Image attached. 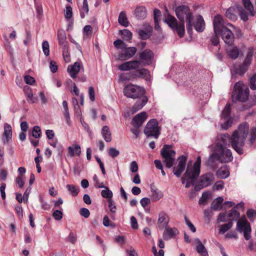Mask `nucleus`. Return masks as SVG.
<instances>
[{"label":"nucleus","instance_id":"dca6fc26","mask_svg":"<svg viewBox=\"0 0 256 256\" xmlns=\"http://www.w3.org/2000/svg\"><path fill=\"white\" fill-rule=\"evenodd\" d=\"M83 70V66L82 62H76L73 64L70 65L67 68V71L72 78H76L78 72Z\"/></svg>","mask_w":256,"mask_h":256},{"label":"nucleus","instance_id":"423d86ee","mask_svg":"<svg viewBox=\"0 0 256 256\" xmlns=\"http://www.w3.org/2000/svg\"><path fill=\"white\" fill-rule=\"evenodd\" d=\"M236 28L234 26L228 23L226 24V27L224 28L220 32L219 35L221 36L224 42L229 46L232 45L234 42V37L232 32H234Z\"/></svg>","mask_w":256,"mask_h":256},{"label":"nucleus","instance_id":"f03ea898","mask_svg":"<svg viewBox=\"0 0 256 256\" xmlns=\"http://www.w3.org/2000/svg\"><path fill=\"white\" fill-rule=\"evenodd\" d=\"M176 14L181 23L178 24L177 20L172 16L168 14L164 22L168 26L176 31L180 37H182L184 34V22L188 33L190 34L192 32V26L194 24V16L189 8L186 6H182L176 9Z\"/></svg>","mask_w":256,"mask_h":256},{"label":"nucleus","instance_id":"bb28decb","mask_svg":"<svg viewBox=\"0 0 256 256\" xmlns=\"http://www.w3.org/2000/svg\"><path fill=\"white\" fill-rule=\"evenodd\" d=\"M194 28L198 32H202L204 30L205 23L201 16L198 15L196 16Z\"/></svg>","mask_w":256,"mask_h":256},{"label":"nucleus","instance_id":"4c0bfd02","mask_svg":"<svg viewBox=\"0 0 256 256\" xmlns=\"http://www.w3.org/2000/svg\"><path fill=\"white\" fill-rule=\"evenodd\" d=\"M66 188L69 193L72 196H77L79 192V188L74 185L68 184L66 186Z\"/></svg>","mask_w":256,"mask_h":256},{"label":"nucleus","instance_id":"0eeeda50","mask_svg":"<svg viewBox=\"0 0 256 256\" xmlns=\"http://www.w3.org/2000/svg\"><path fill=\"white\" fill-rule=\"evenodd\" d=\"M144 133L147 136H152L158 138L160 134V128L157 120L155 119L150 120L146 124Z\"/></svg>","mask_w":256,"mask_h":256},{"label":"nucleus","instance_id":"9d476101","mask_svg":"<svg viewBox=\"0 0 256 256\" xmlns=\"http://www.w3.org/2000/svg\"><path fill=\"white\" fill-rule=\"evenodd\" d=\"M214 180V176L212 173L208 172L202 175L195 186V190H198L210 186Z\"/></svg>","mask_w":256,"mask_h":256},{"label":"nucleus","instance_id":"49530a36","mask_svg":"<svg viewBox=\"0 0 256 256\" xmlns=\"http://www.w3.org/2000/svg\"><path fill=\"white\" fill-rule=\"evenodd\" d=\"M224 188V183L222 181H218L216 182L212 186L214 190H220Z\"/></svg>","mask_w":256,"mask_h":256},{"label":"nucleus","instance_id":"e2e57ef3","mask_svg":"<svg viewBox=\"0 0 256 256\" xmlns=\"http://www.w3.org/2000/svg\"><path fill=\"white\" fill-rule=\"evenodd\" d=\"M93 180L94 182L95 186L98 188H105L104 184L102 182L100 183V181L98 180V178L96 175H94L93 176Z\"/></svg>","mask_w":256,"mask_h":256},{"label":"nucleus","instance_id":"f257e3e1","mask_svg":"<svg viewBox=\"0 0 256 256\" xmlns=\"http://www.w3.org/2000/svg\"><path fill=\"white\" fill-rule=\"evenodd\" d=\"M248 129L249 124L244 122L238 125L230 137L228 134L218 136V142L214 146L212 154L209 157V162L218 160L221 163L232 162L233 156L231 150L228 148L230 142L232 148L238 154H242Z\"/></svg>","mask_w":256,"mask_h":256},{"label":"nucleus","instance_id":"c03bdc74","mask_svg":"<svg viewBox=\"0 0 256 256\" xmlns=\"http://www.w3.org/2000/svg\"><path fill=\"white\" fill-rule=\"evenodd\" d=\"M234 10L233 8H229L226 12V16L229 19L232 20H236V16L234 13Z\"/></svg>","mask_w":256,"mask_h":256},{"label":"nucleus","instance_id":"aec40b11","mask_svg":"<svg viewBox=\"0 0 256 256\" xmlns=\"http://www.w3.org/2000/svg\"><path fill=\"white\" fill-rule=\"evenodd\" d=\"M12 129L10 124H4V132L2 136V141L4 144H8L12 140Z\"/></svg>","mask_w":256,"mask_h":256},{"label":"nucleus","instance_id":"e433bc0d","mask_svg":"<svg viewBox=\"0 0 256 256\" xmlns=\"http://www.w3.org/2000/svg\"><path fill=\"white\" fill-rule=\"evenodd\" d=\"M228 214L229 220H236L240 216L239 212L236 210H232Z\"/></svg>","mask_w":256,"mask_h":256},{"label":"nucleus","instance_id":"680f3d73","mask_svg":"<svg viewBox=\"0 0 256 256\" xmlns=\"http://www.w3.org/2000/svg\"><path fill=\"white\" fill-rule=\"evenodd\" d=\"M250 88L252 90H256V74L250 78Z\"/></svg>","mask_w":256,"mask_h":256},{"label":"nucleus","instance_id":"473e14b6","mask_svg":"<svg viewBox=\"0 0 256 256\" xmlns=\"http://www.w3.org/2000/svg\"><path fill=\"white\" fill-rule=\"evenodd\" d=\"M150 196L153 201L156 202L162 198L163 193L162 191L158 189L152 188Z\"/></svg>","mask_w":256,"mask_h":256},{"label":"nucleus","instance_id":"9b49d317","mask_svg":"<svg viewBox=\"0 0 256 256\" xmlns=\"http://www.w3.org/2000/svg\"><path fill=\"white\" fill-rule=\"evenodd\" d=\"M230 113V106L228 104L225 106L221 114V120L224 121L221 126L222 128L226 130L232 126V118H229Z\"/></svg>","mask_w":256,"mask_h":256},{"label":"nucleus","instance_id":"2f4dec72","mask_svg":"<svg viewBox=\"0 0 256 256\" xmlns=\"http://www.w3.org/2000/svg\"><path fill=\"white\" fill-rule=\"evenodd\" d=\"M102 134L104 140L106 142H110L112 140L111 132L108 126H105L102 127Z\"/></svg>","mask_w":256,"mask_h":256},{"label":"nucleus","instance_id":"a878e982","mask_svg":"<svg viewBox=\"0 0 256 256\" xmlns=\"http://www.w3.org/2000/svg\"><path fill=\"white\" fill-rule=\"evenodd\" d=\"M178 234V230L176 228H166L163 234L164 240H168L172 238Z\"/></svg>","mask_w":256,"mask_h":256},{"label":"nucleus","instance_id":"5fc2aeb1","mask_svg":"<svg viewBox=\"0 0 256 256\" xmlns=\"http://www.w3.org/2000/svg\"><path fill=\"white\" fill-rule=\"evenodd\" d=\"M24 80L26 84L30 85H32L36 82L34 78L29 75L25 76Z\"/></svg>","mask_w":256,"mask_h":256},{"label":"nucleus","instance_id":"8fccbe9b","mask_svg":"<svg viewBox=\"0 0 256 256\" xmlns=\"http://www.w3.org/2000/svg\"><path fill=\"white\" fill-rule=\"evenodd\" d=\"M184 220L186 226L188 227L192 232H196V228L195 226L186 216H184Z\"/></svg>","mask_w":256,"mask_h":256},{"label":"nucleus","instance_id":"0e129e2a","mask_svg":"<svg viewBox=\"0 0 256 256\" xmlns=\"http://www.w3.org/2000/svg\"><path fill=\"white\" fill-rule=\"evenodd\" d=\"M62 212L60 210H56L54 212L53 216L56 220H60L62 218Z\"/></svg>","mask_w":256,"mask_h":256},{"label":"nucleus","instance_id":"052dcab7","mask_svg":"<svg viewBox=\"0 0 256 256\" xmlns=\"http://www.w3.org/2000/svg\"><path fill=\"white\" fill-rule=\"evenodd\" d=\"M83 31L85 36H89L92 32V27L90 25H86L84 27Z\"/></svg>","mask_w":256,"mask_h":256},{"label":"nucleus","instance_id":"f3484780","mask_svg":"<svg viewBox=\"0 0 256 256\" xmlns=\"http://www.w3.org/2000/svg\"><path fill=\"white\" fill-rule=\"evenodd\" d=\"M122 54L118 56V58L121 60H128L132 58L136 53L137 50L135 47H128L123 48Z\"/></svg>","mask_w":256,"mask_h":256},{"label":"nucleus","instance_id":"c85d7f7f","mask_svg":"<svg viewBox=\"0 0 256 256\" xmlns=\"http://www.w3.org/2000/svg\"><path fill=\"white\" fill-rule=\"evenodd\" d=\"M136 75L144 78L146 80L150 79V74L149 70L145 68L139 69L136 70Z\"/></svg>","mask_w":256,"mask_h":256},{"label":"nucleus","instance_id":"2eb2a0df","mask_svg":"<svg viewBox=\"0 0 256 256\" xmlns=\"http://www.w3.org/2000/svg\"><path fill=\"white\" fill-rule=\"evenodd\" d=\"M154 54L150 50L146 49L139 54V58L144 64L150 65L152 64Z\"/></svg>","mask_w":256,"mask_h":256},{"label":"nucleus","instance_id":"bf43d9fd","mask_svg":"<svg viewBox=\"0 0 256 256\" xmlns=\"http://www.w3.org/2000/svg\"><path fill=\"white\" fill-rule=\"evenodd\" d=\"M246 214L250 220L252 221L254 220V218L256 216V212L254 210L250 209L247 211Z\"/></svg>","mask_w":256,"mask_h":256},{"label":"nucleus","instance_id":"ddd939ff","mask_svg":"<svg viewBox=\"0 0 256 256\" xmlns=\"http://www.w3.org/2000/svg\"><path fill=\"white\" fill-rule=\"evenodd\" d=\"M140 63L141 62L139 60H130L118 65V68L119 70L122 71L134 70L138 68L140 65Z\"/></svg>","mask_w":256,"mask_h":256},{"label":"nucleus","instance_id":"ea45409f","mask_svg":"<svg viewBox=\"0 0 256 256\" xmlns=\"http://www.w3.org/2000/svg\"><path fill=\"white\" fill-rule=\"evenodd\" d=\"M232 222L222 224L220 226L219 233L224 234L228 230L232 227Z\"/></svg>","mask_w":256,"mask_h":256},{"label":"nucleus","instance_id":"a18cd8bd","mask_svg":"<svg viewBox=\"0 0 256 256\" xmlns=\"http://www.w3.org/2000/svg\"><path fill=\"white\" fill-rule=\"evenodd\" d=\"M218 222H226L229 220L228 212L220 213L218 218Z\"/></svg>","mask_w":256,"mask_h":256},{"label":"nucleus","instance_id":"6ab92c4d","mask_svg":"<svg viewBox=\"0 0 256 256\" xmlns=\"http://www.w3.org/2000/svg\"><path fill=\"white\" fill-rule=\"evenodd\" d=\"M147 118L148 115L146 112H141L134 116L132 120V124L134 128H140Z\"/></svg>","mask_w":256,"mask_h":256},{"label":"nucleus","instance_id":"a211bd4d","mask_svg":"<svg viewBox=\"0 0 256 256\" xmlns=\"http://www.w3.org/2000/svg\"><path fill=\"white\" fill-rule=\"evenodd\" d=\"M253 53L254 52L252 50H250V51L248 52L244 61L238 70V73L239 74L242 75L247 70L248 67L251 63L253 56Z\"/></svg>","mask_w":256,"mask_h":256},{"label":"nucleus","instance_id":"7ed1b4c3","mask_svg":"<svg viewBox=\"0 0 256 256\" xmlns=\"http://www.w3.org/2000/svg\"><path fill=\"white\" fill-rule=\"evenodd\" d=\"M201 158L198 156L196 160L192 165L189 162L186 171L182 178V182L186 184L185 187L188 188L194 184L195 182L199 176L200 170Z\"/></svg>","mask_w":256,"mask_h":256},{"label":"nucleus","instance_id":"72a5a7b5","mask_svg":"<svg viewBox=\"0 0 256 256\" xmlns=\"http://www.w3.org/2000/svg\"><path fill=\"white\" fill-rule=\"evenodd\" d=\"M227 53L230 58L235 60L238 56L239 50L236 46H233L227 50Z\"/></svg>","mask_w":256,"mask_h":256},{"label":"nucleus","instance_id":"4be33fe9","mask_svg":"<svg viewBox=\"0 0 256 256\" xmlns=\"http://www.w3.org/2000/svg\"><path fill=\"white\" fill-rule=\"evenodd\" d=\"M148 98L146 97H142L138 100L131 108L132 114H133L138 110H141L146 104Z\"/></svg>","mask_w":256,"mask_h":256},{"label":"nucleus","instance_id":"37998d69","mask_svg":"<svg viewBox=\"0 0 256 256\" xmlns=\"http://www.w3.org/2000/svg\"><path fill=\"white\" fill-rule=\"evenodd\" d=\"M120 33L123 36V38L126 40H129L132 39V33L128 30L125 29L120 30Z\"/></svg>","mask_w":256,"mask_h":256},{"label":"nucleus","instance_id":"09e8293b","mask_svg":"<svg viewBox=\"0 0 256 256\" xmlns=\"http://www.w3.org/2000/svg\"><path fill=\"white\" fill-rule=\"evenodd\" d=\"M88 94L90 100L94 102L95 100V92L92 86H90L88 88Z\"/></svg>","mask_w":256,"mask_h":256},{"label":"nucleus","instance_id":"7c9ffc66","mask_svg":"<svg viewBox=\"0 0 256 256\" xmlns=\"http://www.w3.org/2000/svg\"><path fill=\"white\" fill-rule=\"evenodd\" d=\"M118 22L121 26L124 27L128 26L129 22L128 20L126 14L124 11H122L120 12L118 16Z\"/></svg>","mask_w":256,"mask_h":256},{"label":"nucleus","instance_id":"393cba45","mask_svg":"<svg viewBox=\"0 0 256 256\" xmlns=\"http://www.w3.org/2000/svg\"><path fill=\"white\" fill-rule=\"evenodd\" d=\"M230 171L227 166L220 167L216 172V176L220 179H225L230 176Z\"/></svg>","mask_w":256,"mask_h":256},{"label":"nucleus","instance_id":"603ef678","mask_svg":"<svg viewBox=\"0 0 256 256\" xmlns=\"http://www.w3.org/2000/svg\"><path fill=\"white\" fill-rule=\"evenodd\" d=\"M35 7L38 16V18L42 17L43 14V10L42 5L38 3H35Z\"/></svg>","mask_w":256,"mask_h":256},{"label":"nucleus","instance_id":"864d4df0","mask_svg":"<svg viewBox=\"0 0 256 256\" xmlns=\"http://www.w3.org/2000/svg\"><path fill=\"white\" fill-rule=\"evenodd\" d=\"M72 18V8L70 6H66V10L65 12V19L70 18Z\"/></svg>","mask_w":256,"mask_h":256},{"label":"nucleus","instance_id":"c756f323","mask_svg":"<svg viewBox=\"0 0 256 256\" xmlns=\"http://www.w3.org/2000/svg\"><path fill=\"white\" fill-rule=\"evenodd\" d=\"M249 132V137L248 138V142L250 144H253L256 141V126H252L250 129H248V133ZM248 134L247 135V136ZM248 136L246 137V138Z\"/></svg>","mask_w":256,"mask_h":256},{"label":"nucleus","instance_id":"b1692460","mask_svg":"<svg viewBox=\"0 0 256 256\" xmlns=\"http://www.w3.org/2000/svg\"><path fill=\"white\" fill-rule=\"evenodd\" d=\"M135 16L138 20H144L146 16V10L144 6H138L134 11Z\"/></svg>","mask_w":256,"mask_h":256},{"label":"nucleus","instance_id":"13d9d810","mask_svg":"<svg viewBox=\"0 0 256 256\" xmlns=\"http://www.w3.org/2000/svg\"><path fill=\"white\" fill-rule=\"evenodd\" d=\"M108 153V154L112 158H115L120 154L119 151L114 148H110Z\"/></svg>","mask_w":256,"mask_h":256},{"label":"nucleus","instance_id":"338daca9","mask_svg":"<svg viewBox=\"0 0 256 256\" xmlns=\"http://www.w3.org/2000/svg\"><path fill=\"white\" fill-rule=\"evenodd\" d=\"M72 104L74 105V108L77 114H79L80 112H81L80 110V108L79 106V105L78 104V102L76 98H73L72 99Z\"/></svg>","mask_w":256,"mask_h":256},{"label":"nucleus","instance_id":"39448f33","mask_svg":"<svg viewBox=\"0 0 256 256\" xmlns=\"http://www.w3.org/2000/svg\"><path fill=\"white\" fill-rule=\"evenodd\" d=\"M160 154L164 159L166 166L168 168H171L175 161V156L176 152L172 150L171 145L165 144L163 146L160 150Z\"/></svg>","mask_w":256,"mask_h":256},{"label":"nucleus","instance_id":"20e7f679","mask_svg":"<svg viewBox=\"0 0 256 256\" xmlns=\"http://www.w3.org/2000/svg\"><path fill=\"white\" fill-rule=\"evenodd\" d=\"M248 96L249 89L242 82L240 81L235 84L232 92L233 101L245 102L248 100Z\"/></svg>","mask_w":256,"mask_h":256},{"label":"nucleus","instance_id":"774afa93","mask_svg":"<svg viewBox=\"0 0 256 256\" xmlns=\"http://www.w3.org/2000/svg\"><path fill=\"white\" fill-rule=\"evenodd\" d=\"M50 69L52 73H54L56 72L58 70V66L54 61L52 60L50 62Z\"/></svg>","mask_w":256,"mask_h":256},{"label":"nucleus","instance_id":"f704fd0d","mask_svg":"<svg viewBox=\"0 0 256 256\" xmlns=\"http://www.w3.org/2000/svg\"><path fill=\"white\" fill-rule=\"evenodd\" d=\"M242 3L245 9L249 12V14L254 16V7L250 0H242Z\"/></svg>","mask_w":256,"mask_h":256},{"label":"nucleus","instance_id":"de8ad7c7","mask_svg":"<svg viewBox=\"0 0 256 256\" xmlns=\"http://www.w3.org/2000/svg\"><path fill=\"white\" fill-rule=\"evenodd\" d=\"M65 23L66 24V29L68 30H72L74 24V20L73 18H66Z\"/></svg>","mask_w":256,"mask_h":256},{"label":"nucleus","instance_id":"79ce46f5","mask_svg":"<svg viewBox=\"0 0 256 256\" xmlns=\"http://www.w3.org/2000/svg\"><path fill=\"white\" fill-rule=\"evenodd\" d=\"M42 51L46 56L50 55V45L47 40L43 41L42 43Z\"/></svg>","mask_w":256,"mask_h":256},{"label":"nucleus","instance_id":"58836bf2","mask_svg":"<svg viewBox=\"0 0 256 256\" xmlns=\"http://www.w3.org/2000/svg\"><path fill=\"white\" fill-rule=\"evenodd\" d=\"M104 189L101 192V194L104 198H106L108 200H112L113 194L112 192L108 188V187L106 186L104 188Z\"/></svg>","mask_w":256,"mask_h":256},{"label":"nucleus","instance_id":"6e6552de","mask_svg":"<svg viewBox=\"0 0 256 256\" xmlns=\"http://www.w3.org/2000/svg\"><path fill=\"white\" fill-rule=\"evenodd\" d=\"M236 230L240 232H243L246 240H249L250 238L252 232L250 225L245 217L242 218L238 221Z\"/></svg>","mask_w":256,"mask_h":256},{"label":"nucleus","instance_id":"412c9836","mask_svg":"<svg viewBox=\"0 0 256 256\" xmlns=\"http://www.w3.org/2000/svg\"><path fill=\"white\" fill-rule=\"evenodd\" d=\"M169 222L168 216L167 214L163 212H160L158 214V227L160 229L166 228Z\"/></svg>","mask_w":256,"mask_h":256},{"label":"nucleus","instance_id":"cd10ccee","mask_svg":"<svg viewBox=\"0 0 256 256\" xmlns=\"http://www.w3.org/2000/svg\"><path fill=\"white\" fill-rule=\"evenodd\" d=\"M194 242L197 244L196 250L202 256H208V252L202 242L198 238L194 240Z\"/></svg>","mask_w":256,"mask_h":256},{"label":"nucleus","instance_id":"c9c22d12","mask_svg":"<svg viewBox=\"0 0 256 256\" xmlns=\"http://www.w3.org/2000/svg\"><path fill=\"white\" fill-rule=\"evenodd\" d=\"M224 201L222 197L216 198L212 202V208L214 210H219L222 208V204Z\"/></svg>","mask_w":256,"mask_h":256},{"label":"nucleus","instance_id":"4d7b16f0","mask_svg":"<svg viewBox=\"0 0 256 256\" xmlns=\"http://www.w3.org/2000/svg\"><path fill=\"white\" fill-rule=\"evenodd\" d=\"M40 127L35 126L32 132V136L35 138H38L40 136Z\"/></svg>","mask_w":256,"mask_h":256},{"label":"nucleus","instance_id":"1a4fd4ad","mask_svg":"<svg viewBox=\"0 0 256 256\" xmlns=\"http://www.w3.org/2000/svg\"><path fill=\"white\" fill-rule=\"evenodd\" d=\"M124 95L130 98H136L142 96L144 93L143 88L130 84L125 87L124 90Z\"/></svg>","mask_w":256,"mask_h":256},{"label":"nucleus","instance_id":"6e6d98bb","mask_svg":"<svg viewBox=\"0 0 256 256\" xmlns=\"http://www.w3.org/2000/svg\"><path fill=\"white\" fill-rule=\"evenodd\" d=\"M249 16H252L251 15L249 14V12L246 10H242L241 11L240 14V17L242 20L246 22L248 20V18Z\"/></svg>","mask_w":256,"mask_h":256},{"label":"nucleus","instance_id":"3c124183","mask_svg":"<svg viewBox=\"0 0 256 256\" xmlns=\"http://www.w3.org/2000/svg\"><path fill=\"white\" fill-rule=\"evenodd\" d=\"M114 44L115 46V47L117 48H122L123 49L124 48H125L126 46V44L124 43V42L120 40H115L114 42Z\"/></svg>","mask_w":256,"mask_h":256},{"label":"nucleus","instance_id":"a19ab883","mask_svg":"<svg viewBox=\"0 0 256 256\" xmlns=\"http://www.w3.org/2000/svg\"><path fill=\"white\" fill-rule=\"evenodd\" d=\"M88 12V4L86 0H84L83 6L80 10V17L83 18L85 16V14H87Z\"/></svg>","mask_w":256,"mask_h":256},{"label":"nucleus","instance_id":"f8f14e48","mask_svg":"<svg viewBox=\"0 0 256 256\" xmlns=\"http://www.w3.org/2000/svg\"><path fill=\"white\" fill-rule=\"evenodd\" d=\"M186 157L181 156L178 158V163L173 168L174 174L178 178L180 177L186 168Z\"/></svg>","mask_w":256,"mask_h":256},{"label":"nucleus","instance_id":"5701e85b","mask_svg":"<svg viewBox=\"0 0 256 256\" xmlns=\"http://www.w3.org/2000/svg\"><path fill=\"white\" fill-rule=\"evenodd\" d=\"M80 154V146L76 144H74L68 148V154L70 157H73L75 155L79 156Z\"/></svg>","mask_w":256,"mask_h":256},{"label":"nucleus","instance_id":"69168bd1","mask_svg":"<svg viewBox=\"0 0 256 256\" xmlns=\"http://www.w3.org/2000/svg\"><path fill=\"white\" fill-rule=\"evenodd\" d=\"M108 208L110 211L112 213H115L116 212V206L112 200H108Z\"/></svg>","mask_w":256,"mask_h":256},{"label":"nucleus","instance_id":"4468645a","mask_svg":"<svg viewBox=\"0 0 256 256\" xmlns=\"http://www.w3.org/2000/svg\"><path fill=\"white\" fill-rule=\"evenodd\" d=\"M228 23L224 22L222 17L220 15H216L214 17L213 20V26L215 34L219 35L220 32L224 28L226 27Z\"/></svg>","mask_w":256,"mask_h":256}]
</instances>
